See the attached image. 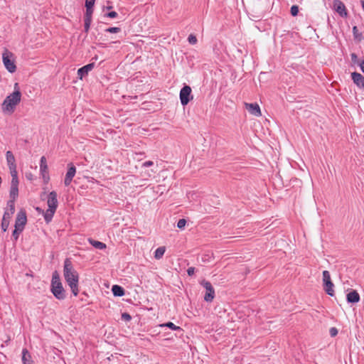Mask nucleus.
Instances as JSON below:
<instances>
[{"label":"nucleus","instance_id":"obj_1","mask_svg":"<svg viewBox=\"0 0 364 364\" xmlns=\"http://www.w3.org/2000/svg\"><path fill=\"white\" fill-rule=\"evenodd\" d=\"M63 276L73 294L76 296L79 293V275L77 271L74 269L70 259H65L64 262Z\"/></svg>","mask_w":364,"mask_h":364},{"label":"nucleus","instance_id":"obj_2","mask_svg":"<svg viewBox=\"0 0 364 364\" xmlns=\"http://www.w3.org/2000/svg\"><path fill=\"white\" fill-rule=\"evenodd\" d=\"M14 88V92L7 96L1 105L2 111L6 114H12L16 107L21 102V93L18 89V83H15Z\"/></svg>","mask_w":364,"mask_h":364},{"label":"nucleus","instance_id":"obj_3","mask_svg":"<svg viewBox=\"0 0 364 364\" xmlns=\"http://www.w3.org/2000/svg\"><path fill=\"white\" fill-rule=\"evenodd\" d=\"M51 291L58 299L63 300L65 298V290L60 282L59 274L56 271L53 273L52 276Z\"/></svg>","mask_w":364,"mask_h":364},{"label":"nucleus","instance_id":"obj_4","mask_svg":"<svg viewBox=\"0 0 364 364\" xmlns=\"http://www.w3.org/2000/svg\"><path fill=\"white\" fill-rule=\"evenodd\" d=\"M8 208L4 212L1 221V229L4 232L6 231L9 226L10 219L15 211V205L13 200H9L7 203Z\"/></svg>","mask_w":364,"mask_h":364},{"label":"nucleus","instance_id":"obj_5","mask_svg":"<svg viewBox=\"0 0 364 364\" xmlns=\"http://www.w3.org/2000/svg\"><path fill=\"white\" fill-rule=\"evenodd\" d=\"M323 283L325 291L329 295L333 296L334 295V284L331 282V275L328 271L324 270L323 272Z\"/></svg>","mask_w":364,"mask_h":364},{"label":"nucleus","instance_id":"obj_6","mask_svg":"<svg viewBox=\"0 0 364 364\" xmlns=\"http://www.w3.org/2000/svg\"><path fill=\"white\" fill-rule=\"evenodd\" d=\"M12 55V53L8 52L7 50H6L2 55L3 63L4 64V66L10 73H14L16 69L14 60L11 59Z\"/></svg>","mask_w":364,"mask_h":364},{"label":"nucleus","instance_id":"obj_7","mask_svg":"<svg viewBox=\"0 0 364 364\" xmlns=\"http://www.w3.org/2000/svg\"><path fill=\"white\" fill-rule=\"evenodd\" d=\"M191 88L188 85H185L180 91V100L181 104L185 106L192 99L193 96L191 95Z\"/></svg>","mask_w":364,"mask_h":364},{"label":"nucleus","instance_id":"obj_8","mask_svg":"<svg viewBox=\"0 0 364 364\" xmlns=\"http://www.w3.org/2000/svg\"><path fill=\"white\" fill-rule=\"evenodd\" d=\"M27 223L26 213L24 210H21L16 215L15 221V228L23 230Z\"/></svg>","mask_w":364,"mask_h":364},{"label":"nucleus","instance_id":"obj_9","mask_svg":"<svg viewBox=\"0 0 364 364\" xmlns=\"http://www.w3.org/2000/svg\"><path fill=\"white\" fill-rule=\"evenodd\" d=\"M201 284L203 285L204 288L206 290V293L204 296V300L208 302L212 301L215 296V291L212 284H210V282L207 281H203Z\"/></svg>","mask_w":364,"mask_h":364},{"label":"nucleus","instance_id":"obj_10","mask_svg":"<svg viewBox=\"0 0 364 364\" xmlns=\"http://www.w3.org/2000/svg\"><path fill=\"white\" fill-rule=\"evenodd\" d=\"M40 171L42 175L43 180L48 182L49 180L48 176V167L47 164V160L45 156H42L40 161Z\"/></svg>","mask_w":364,"mask_h":364},{"label":"nucleus","instance_id":"obj_11","mask_svg":"<svg viewBox=\"0 0 364 364\" xmlns=\"http://www.w3.org/2000/svg\"><path fill=\"white\" fill-rule=\"evenodd\" d=\"M246 109L252 115L255 117H260L262 115L261 109L257 103H245Z\"/></svg>","mask_w":364,"mask_h":364},{"label":"nucleus","instance_id":"obj_12","mask_svg":"<svg viewBox=\"0 0 364 364\" xmlns=\"http://www.w3.org/2000/svg\"><path fill=\"white\" fill-rule=\"evenodd\" d=\"M48 208L53 209L56 210L58 207V199H57V193L55 191H51L48 195Z\"/></svg>","mask_w":364,"mask_h":364},{"label":"nucleus","instance_id":"obj_13","mask_svg":"<svg viewBox=\"0 0 364 364\" xmlns=\"http://www.w3.org/2000/svg\"><path fill=\"white\" fill-rule=\"evenodd\" d=\"M75 167L72 164L69 165V168L68 170V172L66 173L65 178L64 180V183L66 186H68L70 184L73 177L75 175Z\"/></svg>","mask_w":364,"mask_h":364},{"label":"nucleus","instance_id":"obj_14","mask_svg":"<svg viewBox=\"0 0 364 364\" xmlns=\"http://www.w3.org/2000/svg\"><path fill=\"white\" fill-rule=\"evenodd\" d=\"M333 8L341 16H346L347 12L346 6L343 2L339 0H335L333 1Z\"/></svg>","mask_w":364,"mask_h":364},{"label":"nucleus","instance_id":"obj_15","mask_svg":"<svg viewBox=\"0 0 364 364\" xmlns=\"http://www.w3.org/2000/svg\"><path fill=\"white\" fill-rule=\"evenodd\" d=\"M354 83L359 87L364 89V77L358 73H353L351 74Z\"/></svg>","mask_w":364,"mask_h":364},{"label":"nucleus","instance_id":"obj_16","mask_svg":"<svg viewBox=\"0 0 364 364\" xmlns=\"http://www.w3.org/2000/svg\"><path fill=\"white\" fill-rule=\"evenodd\" d=\"M94 63L87 64L77 70V75L80 79H82L85 75H87L90 71L94 68Z\"/></svg>","mask_w":364,"mask_h":364},{"label":"nucleus","instance_id":"obj_17","mask_svg":"<svg viewBox=\"0 0 364 364\" xmlns=\"http://www.w3.org/2000/svg\"><path fill=\"white\" fill-rule=\"evenodd\" d=\"M346 299L349 303H358L360 301V295L355 290H351L346 295Z\"/></svg>","mask_w":364,"mask_h":364},{"label":"nucleus","instance_id":"obj_18","mask_svg":"<svg viewBox=\"0 0 364 364\" xmlns=\"http://www.w3.org/2000/svg\"><path fill=\"white\" fill-rule=\"evenodd\" d=\"M6 161L9 166V168L16 167V161L15 157L11 151H8L6 154Z\"/></svg>","mask_w":364,"mask_h":364},{"label":"nucleus","instance_id":"obj_19","mask_svg":"<svg viewBox=\"0 0 364 364\" xmlns=\"http://www.w3.org/2000/svg\"><path fill=\"white\" fill-rule=\"evenodd\" d=\"M22 354V361L23 364H33L31 356L27 349H23Z\"/></svg>","mask_w":364,"mask_h":364},{"label":"nucleus","instance_id":"obj_20","mask_svg":"<svg viewBox=\"0 0 364 364\" xmlns=\"http://www.w3.org/2000/svg\"><path fill=\"white\" fill-rule=\"evenodd\" d=\"M89 242L95 248L99 250H104L106 248V245L102 242L97 241L92 239L88 240Z\"/></svg>","mask_w":364,"mask_h":364},{"label":"nucleus","instance_id":"obj_21","mask_svg":"<svg viewBox=\"0 0 364 364\" xmlns=\"http://www.w3.org/2000/svg\"><path fill=\"white\" fill-rule=\"evenodd\" d=\"M112 293L114 296H122L124 294V290L118 285H114L112 288Z\"/></svg>","mask_w":364,"mask_h":364},{"label":"nucleus","instance_id":"obj_22","mask_svg":"<svg viewBox=\"0 0 364 364\" xmlns=\"http://www.w3.org/2000/svg\"><path fill=\"white\" fill-rule=\"evenodd\" d=\"M165 251H166L165 247L163 246V247H158L154 252L155 259H161L165 253Z\"/></svg>","mask_w":364,"mask_h":364},{"label":"nucleus","instance_id":"obj_23","mask_svg":"<svg viewBox=\"0 0 364 364\" xmlns=\"http://www.w3.org/2000/svg\"><path fill=\"white\" fill-rule=\"evenodd\" d=\"M55 212V210L50 209V208H48L46 211V213L44 214V218L47 223H49L51 220Z\"/></svg>","mask_w":364,"mask_h":364},{"label":"nucleus","instance_id":"obj_24","mask_svg":"<svg viewBox=\"0 0 364 364\" xmlns=\"http://www.w3.org/2000/svg\"><path fill=\"white\" fill-rule=\"evenodd\" d=\"M18 187H11L10 189V200H13L14 203L15 202L16 198L18 197Z\"/></svg>","mask_w":364,"mask_h":364},{"label":"nucleus","instance_id":"obj_25","mask_svg":"<svg viewBox=\"0 0 364 364\" xmlns=\"http://www.w3.org/2000/svg\"><path fill=\"white\" fill-rule=\"evenodd\" d=\"M160 326L161 327H168L174 331L181 329V328L179 326H176L172 322H167L166 323L161 324Z\"/></svg>","mask_w":364,"mask_h":364},{"label":"nucleus","instance_id":"obj_26","mask_svg":"<svg viewBox=\"0 0 364 364\" xmlns=\"http://www.w3.org/2000/svg\"><path fill=\"white\" fill-rule=\"evenodd\" d=\"M93 13L92 6H86V13L85 15V19H89L92 21V15Z\"/></svg>","mask_w":364,"mask_h":364},{"label":"nucleus","instance_id":"obj_27","mask_svg":"<svg viewBox=\"0 0 364 364\" xmlns=\"http://www.w3.org/2000/svg\"><path fill=\"white\" fill-rule=\"evenodd\" d=\"M23 230L18 229V228H16L14 229V232H13V234H12V236L14 237V240H17L18 238V236L20 235V233L22 232Z\"/></svg>","mask_w":364,"mask_h":364},{"label":"nucleus","instance_id":"obj_28","mask_svg":"<svg viewBox=\"0 0 364 364\" xmlns=\"http://www.w3.org/2000/svg\"><path fill=\"white\" fill-rule=\"evenodd\" d=\"M186 224V220L185 219H180L177 223V227L179 229H183Z\"/></svg>","mask_w":364,"mask_h":364},{"label":"nucleus","instance_id":"obj_29","mask_svg":"<svg viewBox=\"0 0 364 364\" xmlns=\"http://www.w3.org/2000/svg\"><path fill=\"white\" fill-rule=\"evenodd\" d=\"M188 42L192 44V45H194L197 43V38L196 37L194 36V35H192L191 34L188 38Z\"/></svg>","mask_w":364,"mask_h":364},{"label":"nucleus","instance_id":"obj_30","mask_svg":"<svg viewBox=\"0 0 364 364\" xmlns=\"http://www.w3.org/2000/svg\"><path fill=\"white\" fill-rule=\"evenodd\" d=\"M9 170H10V173H11L12 178H18L16 166V167L9 168Z\"/></svg>","mask_w":364,"mask_h":364},{"label":"nucleus","instance_id":"obj_31","mask_svg":"<svg viewBox=\"0 0 364 364\" xmlns=\"http://www.w3.org/2000/svg\"><path fill=\"white\" fill-rule=\"evenodd\" d=\"M299 8L297 6H292L291 7V14L292 16H295L298 14Z\"/></svg>","mask_w":364,"mask_h":364},{"label":"nucleus","instance_id":"obj_32","mask_svg":"<svg viewBox=\"0 0 364 364\" xmlns=\"http://www.w3.org/2000/svg\"><path fill=\"white\" fill-rule=\"evenodd\" d=\"M119 31H120V28L118 27H111V28L106 29V31L109 32V33H118V32H119Z\"/></svg>","mask_w":364,"mask_h":364},{"label":"nucleus","instance_id":"obj_33","mask_svg":"<svg viewBox=\"0 0 364 364\" xmlns=\"http://www.w3.org/2000/svg\"><path fill=\"white\" fill-rule=\"evenodd\" d=\"M91 21H90L89 19H85V32H88L90 24H91Z\"/></svg>","mask_w":364,"mask_h":364},{"label":"nucleus","instance_id":"obj_34","mask_svg":"<svg viewBox=\"0 0 364 364\" xmlns=\"http://www.w3.org/2000/svg\"><path fill=\"white\" fill-rule=\"evenodd\" d=\"M18 178H14L11 179V187H18Z\"/></svg>","mask_w":364,"mask_h":364},{"label":"nucleus","instance_id":"obj_35","mask_svg":"<svg viewBox=\"0 0 364 364\" xmlns=\"http://www.w3.org/2000/svg\"><path fill=\"white\" fill-rule=\"evenodd\" d=\"M122 318L124 321H130L131 318H132L131 316L129 314H127V313H123L122 314Z\"/></svg>","mask_w":364,"mask_h":364},{"label":"nucleus","instance_id":"obj_36","mask_svg":"<svg viewBox=\"0 0 364 364\" xmlns=\"http://www.w3.org/2000/svg\"><path fill=\"white\" fill-rule=\"evenodd\" d=\"M106 16L109 18H114L117 16V13L115 11H111L106 14Z\"/></svg>","mask_w":364,"mask_h":364},{"label":"nucleus","instance_id":"obj_37","mask_svg":"<svg viewBox=\"0 0 364 364\" xmlns=\"http://www.w3.org/2000/svg\"><path fill=\"white\" fill-rule=\"evenodd\" d=\"M95 0H86L85 1V6H92L95 4Z\"/></svg>","mask_w":364,"mask_h":364},{"label":"nucleus","instance_id":"obj_38","mask_svg":"<svg viewBox=\"0 0 364 364\" xmlns=\"http://www.w3.org/2000/svg\"><path fill=\"white\" fill-rule=\"evenodd\" d=\"M337 333H338V331L336 328H331L330 329V334L331 336H335L337 335Z\"/></svg>","mask_w":364,"mask_h":364},{"label":"nucleus","instance_id":"obj_39","mask_svg":"<svg viewBox=\"0 0 364 364\" xmlns=\"http://www.w3.org/2000/svg\"><path fill=\"white\" fill-rule=\"evenodd\" d=\"M195 272V268L194 267H189L187 269V273L189 276H192Z\"/></svg>","mask_w":364,"mask_h":364},{"label":"nucleus","instance_id":"obj_40","mask_svg":"<svg viewBox=\"0 0 364 364\" xmlns=\"http://www.w3.org/2000/svg\"><path fill=\"white\" fill-rule=\"evenodd\" d=\"M153 164H154L153 161H147L144 162L142 166L144 167H148V166H152Z\"/></svg>","mask_w":364,"mask_h":364},{"label":"nucleus","instance_id":"obj_41","mask_svg":"<svg viewBox=\"0 0 364 364\" xmlns=\"http://www.w3.org/2000/svg\"><path fill=\"white\" fill-rule=\"evenodd\" d=\"M360 69L364 73V60L360 63Z\"/></svg>","mask_w":364,"mask_h":364},{"label":"nucleus","instance_id":"obj_42","mask_svg":"<svg viewBox=\"0 0 364 364\" xmlns=\"http://www.w3.org/2000/svg\"><path fill=\"white\" fill-rule=\"evenodd\" d=\"M353 31L354 34H355V33H356V32H357V31H358L357 27H356V26H354V27L353 28Z\"/></svg>","mask_w":364,"mask_h":364},{"label":"nucleus","instance_id":"obj_43","mask_svg":"<svg viewBox=\"0 0 364 364\" xmlns=\"http://www.w3.org/2000/svg\"><path fill=\"white\" fill-rule=\"evenodd\" d=\"M351 57H352V59H355L357 58V56L355 53H352Z\"/></svg>","mask_w":364,"mask_h":364},{"label":"nucleus","instance_id":"obj_44","mask_svg":"<svg viewBox=\"0 0 364 364\" xmlns=\"http://www.w3.org/2000/svg\"><path fill=\"white\" fill-rule=\"evenodd\" d=\"M107 9H112V6H107Z\"/></svg>","mask_w":364,"mask_h":364}]
</instances>
